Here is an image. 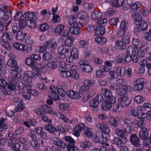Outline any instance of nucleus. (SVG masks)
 I'll return each instance as SVG.
<instances>
[{
  "label": "nucleus",
  "mask_w": 151,
  "mask_h": 151,
  "mask_svg": "<svg viewBox=\"0 0 151 151\" xmlns=\"http://www.w3.org/2000/svg\"><path fill=\"white\" fill-rule=\"evenodd\" d=\"M95 41L96 43L101 45H104L106 43V40L105 38L103 37H96L95 38Z\"/></svg>",
  "instance_id": "obj_51"
},
{
  "label": "nucleus",
  "mask_w": 151,
  "mask_h": 151,
  "mask_svg": "<svg viewBox=\"0 0 151 151\" xmlns=\"http://www.w3.org/2000/svg\"><path fill=\"white\" fill-rule=\"evenodd\" d=\"M77 17L83 21L88 19L89 17L88 13L85 11L79 12L77 14Z\"/></svg>",
  "instance_id": "obj_31"
},
{
  "label": "nucleus",
  "mask_w": 151,
  "mask_h": 151,
  "mask_svg": "<svg viewBox=\"0 0 151 151\" xmlns=\"http://www.w3.org/2000/svg\"><path fill=\"white\" fill-rule=\"evenodd\" d=\"M141 5L142 4L140 2L136 1L131 6V8L133 10L140 12L141 11L140 7Z\"/></svg>",
  "instance_id": "obj_45"
},
{
  "label": "nucleus",
  "mask_w": 151,
  "mask_h": 151,
  "mask_svg": "<svg viewBox=\"0 0 151 151\" xmlns=\"http://www.w3.org/2000/svg\"><path fill=\"white\" fill-rule=\"evenodd\" d=\"M24 42L29 45H32L34 44V42L32 39L31 37L27 36Z\"/></svg>",
  "instance_id": "obj_60"
},
{
  "label": "nucleus",
  "mask_w": 151,
  "mask_h": 151,
  "mask_svg": "<svg viewBox=\"0 0 151 151\" xmlns=\"http://www.w3.org/2000/svg\"><path fill=\"white\" fill-rule=\"evenodd\" d=\"M8 123L6 119L1 118L0 119V131L3 132L4 129H8V127L7 125Z\"/></svg>",
  "instance_id": "obj_29"
},
{
  "label": "nucleus",
  "mask_w": 151,
  "mask_h": 151,
  "mask_svg": "<svg viewBox=\"0 0 151 151\" xmlns=\"http://www.w3.org/2000/svg\"><path fill=\"white\" fill-rule=\"evenodd\" d=\"M133 47L132 46L128 47L124 52V59L123 60L127 63H129L132 60V58L131 57V54L133 52Z\"/></svg>",
  "instance_id": "obj_13"
},
{
  "label": "nucleus",
  "mask_w": 151,
  "mask_h": 151,
  "mask_svg": "<svg viewBox=\"0 0 151 151\" xmlns=\"http://www.w3.org/2000/svg\"><path fill=\"white\" fill-rule=\"evenodd\" d=\"M45 128L49 132L52 133L57 131V129L54 125H51L50 124L45 125Z\"/></svg>",
  "instance_id": "obj_46"
},
{
  "label": "nucleus",
  "mask_w": 151,
  "mask_h": 151,
  "mask_svg": "<svg viewBox=\"0 0 151 151\" xmlns=\"http://www.w3.org/2000/svg\"><path fill=\"white\" fill-rule=\"evenodd\" d=\"M139 136L140 138L142 139H147L148 136L147 129L145 127L141 129L139 132Z\"/></svg>",
  "instance_id": "obj_27"
},
{
  "label": "nucleus",
  "mask_w": 151,
  "mask_h": 151,
  "mask_svg": "<svg viewBox=\"0 0 151 151\" xmlns=\"http://www.w3.org/2000/svg\"><path fill=\"white\" fill-rule=\"evenodd\" d=\"M74 88L78 90V92H76L73 90H69L67 91V94L70 98L78 99L81 98L84 93L88 91L89 88L86 86L83 85L80 86L78 84H76L74 86Z\"/></svg>",
  "instance_id": "obj_1"
},
{
  "label": "nucleus",
  "mask_w": 151,
  "mask_h": 151,
  "mask_svg": "<svg viewBox=\"0 0 151 151\" xmlns=\"http://www.w3.org/2000/svg\"><path fill=\"white\" fill-rule=\"evenodd\" d=\"M45 106V105H42L39 108H36L34 110V113L37 115L43 116L45 115L44 107Z\"/></svg>",
  "instance_id": "obj_34"
},
{
  "label": "nucleus",
  "mask_w": 151,
  "mask_h": 151,
  "mask_svg": "<svg viewBox=\"0 0 151 151\" xmlns=\"http://www.w3.org/2000/svg\"><path fill=\"white\" fill-rule=\"evenodd\" d=\"M85 127V125L82 123H80L76 126L74 128L73 134L77 137H79L80 134V132L83 130Z\"/></svg>",
  "instance_id": "obj_18"
},
{
  "label": "nucleus",
  "mask_w": 151,
  "mask_h": 151,
  "mask_svg": "<svg viewBox=\"0 0 151 151\" xmlns=\"http://www.w3.org/2000/svg\"><path fill=\"white\" fill-rule=\"evenodd\" d=\"M143 37L146 40L151 41V29L149 30V32L144 34Z\"/></svg>",
  "instance_id": "obj_62"
},
{
  "label": "nucleus",
  "mask_w": 151,
  "mask_h": 151,
  "mask_svg": "<svg viewBox=\"0 0 151 151\" xmlns=\"http://www.w3.org/2000/svg\"><path fill=\"white\" fill-rule=\"evenodd\" d=\"M122 140L118 137L115 138L111 141V143L113 144L116 145L119 147H122L123 145Z\"/></svg>",
  "instance_id": "obj_42"
},
{
  "label": "nucleus",
  "mask_w": 151,
  "mask_h": 151,
  "mask_svg": "<svg viewBox=\"0 0 151 151\" xmlns=\"http://www.w3.org/2000/svg\"><path fill=\"white\" fill-rule=\"evenodd\" d=\"M32 138L31 140L30 141V144L31 145L35 148L38 147L39 145H42L43 146L44 141L40 139L38 140L34 134H32L30 135Z\"/></svg>",
  "instance_id": "obj_12"
},
{
  "label": "nucleus",
  "mask_w": 151,
  "mask_h": 151,
  "mask_svg": "<svg viewBox=\"0 0 151 151\" xmlns=\"http://www.w3.org/2000/svg\"><path fill=\"white\" fill-rule=\"evenodd\" d=\"M45 106H46L44 107L45 114H48L50 115H53L55 116H57L56 111L53 110L51 107L47 105H45Z\"/></svg>",
  "instance_id": "obj_33"
},
{
  "label": "nucleus",
  "mask_w": 151,
  "mask_h": 151,
  "mask_svg": "<svg viewBox=\"0 0 151 151\" xmlns=\"http://www.w3.org/2000/svg\"><path fill=\"white\" fill-rule=\"evenodd\" d=\"M7 85L6 82L3 79H0V87L1 91L4 94L7 95L11 94V92L9 91H6V87Z\"/></svg>",
  "instance_id": "obj_21"
},
{
  "label": "nucleus",
  "mask_w": 151,
  "mask_h": 151,
  "mask_svg": "<svg viewBox=\"0 0 151 151\" xmlns=\"http://www.w3.org/2000/svg\"><path fill=\"white\" fill-rule=\"evenodd\" d=\"M2 40L3 42H8L13 39V36L9 35L8 33H4L2 35Z\"/></svg>",
  "instance_id": "obj_41"
},
{
  "label": "nucleus",
  "mask_w": 151,
  "mask_h": 151,
  "mask_svg": "<svg viewBox=\"0 0 151 151\" xmlns=\"http://www.w3.org/2000/svg\"><path fill=\"white\" fill-rule=\"evenodd\" d=\"M32 59L30 58H28L25 60V63L27 65L31 68L37 66L36 62L32 60Z\"/></svg>",
  "instance_id": "obj_43"
},
{
  "label": "nucleus",
  "mask_w": 151,
  "mask_h": 151,
  "mask_svg": "<svg viewBox=\"0 0 151 151\" xmlns=\"http://www.w3.org/2000/svg\"><path fill=\"white\" fill-rule=\"evenodd\" d=\"M0 31H2L4 28V26L7 27L12 23V19L9 16L2 12H0Z\"/></svg>",
  "instance_id": "obj_5"
},
{
  "label": "nucleus",
  "mask_w": 151,
  "mask_h": 151,
  "mask_svg": "<svg viewBox=\"0 0 151 151\" xmlns=\"http://www.w3.org/2000/svg\"><path fill=\"white\" fill-rule=\"evenodd\" d=\"M124 128L123 129V132L125 131L126 133H129L131 130L130 127L129 126L130 121L128 119H126L124 121Z\"/></svg>",
  "instance_id": "obj_39"
},
{
  "label": "nucleus",
  "mask_w": 151,
  "mask_h": 151,
  "mask_svg": "<svg viewBox=\"0 0 151 151\" xmlns=\"http://www.w3.org/2000/svg\"><path fill=\"white\" fill-rule=\"evenodd\" d=\"M52 140L54 144L57 147L62 149L65 148V144L61 139L57 137H54L52 138Z\"/></svg>",
  "instance_id": "obj_20"
},
{
  "label": "nucleus",
  "mask_w": 151,
  "mask_h": 151,
  "mask_svg": "<svg viewBox=\"0 0 151 151\" xmlns=\"http://www.w3.org/2000/svg\"><path fill=\"white\" fill-rule=\"evenodd\" d=\"M12 45L13 47L18 51L26 52L29 48L27 45L17 42L13 43Z\"/></svg>",
  "instance_id": "obj_16"
},
{
  "label": "nucleus",
  "mask_w": 151,
  "mask_h": 151,
  "mask_svg": "<svg viewBox=\"0 0 151 151\" xmlns=\"http://www.w3.org/2000/svg\"><path fill=\"white\" fill-rule=\"evenodd\" d=\"M102 100V96L98 94L90 101L89 105L90 107L93 108H96L99 105V102Z\"/></svg>",
  "instance_id": "obj_14"
},
{
  "label": "nucleus",
  "mask_w": 151,
  "mask_h": 151,
  "mask_svg": "<svg viewBox=\"0 0 151 151\" xmlns=\"http://www.w3.org/2000/svg\"><path fill=\"white\" fill-rule=\"evenodd\" d=\"M58 63V60L55 59L53 61L48 63L47 66L48 68L54 69L57 68Z\"/></svg>",
  "instance_id": "obj_38"
},
{
  "label": "nucleus",
  "mask_w": 151,
  "mask_h": 151,
  "mask_svg": "<svg viewBox=\"0 0 151 151\" xmlns=\"http://www.w3.org/2000/svg\"><path fill=\"white\" fill-rule=\"evenodd\" d=\"M118 104L114 105L113 107V111L118 113L122 110L123 108V99L122 97L118 100Z\"/></svg>",
  "instance_id": "obj_22"
},
{
  "label": "nucleus",
  "mask_w": 151,
  "mask_h": 151,
  "mask_svg": "<svg viewBox=\"0 0 151 151\" xmlns=\"http://www.w3.org/2000/svg\"><path fill=\"white\" fill-rule=\"evenodd\" d=\"M123 43L121 41H118L114 44V48L117 50L122 49Z\"/></svg>",
  "instance_id": "obj_63"
},
{
  "label": "nucleus",
  "mask_w": 151,
  "mask_h": 151,
  "mask_svg": "<svg viewBox=\"0 0 151 151\" xmlns=\"http://www.w3.org/2000/svg\"><path fill=\"white\" fill-rule=\"evenodd\" d=\"M77 68L76 65H73L70 67V77L75 80H78L80 78V75L77 71Z\"/></svg>",
  "instance_id": "obj_17"
},
{
  "label": "nucleus",
  "mask_w": 151,
  "mask_h": 151,
  "mask_svg": "<svg viewBox=\"0 0 151 151\" xmlns=\"http://www.w3.org/2000/svg\"><path fill=\"white\" fill-rule=\"evenodd\" d=\"M58 52L60 54V58L64 59L66 57V53H68L69 50L66 49L65 46H62L58 48Z\"/></svg>",
  "instance_id": "obj_24"
},
{
  "label": "nucleus",
  "mask_w": 151,
  "mask_h": 151,
  "mask_svg": "<svg viewBox=\"0 0 151 151\" xmlns=\"http://www.w3.org/2000/svg\"><path fill=\"white\" fill-rule=\"evenodd\" d=\"M144 46L142 44V45L140 47L139 49L138 48L135 47L134 51L136 55H138L140 58H143L145 56V53L144 52Z\"/></svg>",
  "instance_id": "obj_25"
},
{
  "label": "nucleus",
  "mask_w": 151,
  "mask_h": 151,
  "mask_svg": "<svg viewBox=\"0 0 151 151\" xmlns=\"http://www.w3.org/2000/svg\"><path fill=\"white\" fill-rule=\"evenodd\" d=\"M105 74L103 71L101 70H97L96 72V76L98 78H102L105 76Z\"/></svg>",
  "instance_id": "obj_61"
},
{
  "label": "nucleus",
  "mask_w": 151,
  "mask_h": 151,
  "mask_svg": "<svg viewBox=\"0 0 151 151\" xmlns=\"http://www.w3.org/2000/svg\"><path fill=\"white\" fill-rule=\"evenodd\" d=\"M131 102V99L127 95H123V106L129 105Z\"/></svg>",
  "instance_id": "obj_50"
},
{
  "label": "nucleus",
  "mask_w": 151,
  "mask_h": 151,
  "mask_svg": "<svg viewBox=\"0 0 151 151\" xmlns=\"http://www.w3.org/2000/svg\"><path fill=\"white\" fill-rule=\"evenodd\" d=\"M130 140L132 144L136 147H139L140 145V140L137 135L133 134L130 136Z\"/></svg>",
  "instance_id": "obj_23"
},
{
  "label": "nucleus",
  "mask_w": 151,
  "mask_h": 151,
  "mask_svg": "<svg viewBox=\"0 0 151 151\" xmlns=\"http://www.w3.org/2000/svg\"><path fill=\"white\" fill-rule=\"evenodd\" d=\"M70 56L66 57V60L68 63H70L73 61L74 59H76L78 56V49L76 48H73L70 51Z\"/></svg>",
  "instance_id": "obj_10"
},
{
  "label": "nucleus",
  "mask_w": 151,
  "mask_h": 151,
  "mask_svg": "<svg viewBox=\"0 0 151 151\" xmlns=\"http://www.w3.org/2000/svg\"><path fill=\"white\" fill-rule=\"evenodd\" d=\"M83 85L88 86L89 88L91 86L95 84V82L94 81L87 79L84 80L83 81Z\"/></svg>",
  "instance_id": "obj_52"
},
{
  "label": "nucleus",
  "mask_w": 151,
  "mask_h": 151,
  "mask_svg": "<svg viewBox=\"0 0 151 151\" xmlns=\"http://www.w3.org/2000/svg\"><path fill=\"white\" fill-rule=\"evenodd\" d=\"M43 45L47 47V48H51L53 50L56 49L58 47L56 41L54 39H50L49 40L44 42Z\"/></svg>",
  "instance_id": "obj_15"
},
{
  "label": "nucleus",
  "mask_w": 151,
  "mask_h": 151,
  "mask_svg": "<svg viewBox=\"0 0 151 151\" xmlns=\"http://www.w3.org/2000/svg\"><path fill=\"white\" fill-rule=\"evenodd\" d=\"M74 38L72 36H69L65 40V44L68 47H71L74 43Z\"/></svg>",
  "instance_id": "obj_37"
},
{
  "label": "nucleus",
  "mask_w": 151,
  "mask_h": 151,
  "mask_svg": "<svg viewBox=\"0 0 151 151\" xmlns=\"http://www.w3.org/2000/svg\"><path fill=\"white\" fill-rule=\"evenodd\" d=\"M7 65L12 68V74L14 77L18 78H21L20 73L21 72L22 69L20 67L17 66V62L13 59H9L7 62Z\"/></svg>",
  "instance_id": "obj_4"
},
{
  "label": "nucleus",
  "mask_w": 151,
  "mask_h": 151,
  "mask_svg": "<svg viewBox=\"0 0 151 151\" xmlns=\"http://www.w3.org/2000/svg\"><path fill=\"white\" fill-rule=\"evenodd\" d=\"M103 15L102 13L97 11H94L91 15V18L93 20H96L101 18Z\"/></svg>",
  "instance_id": "obj_35"
},
{
  "label": "nucleus",
  "mask_w": 151,
  "mask_h": 151,
  "mask_svg": "<svg viewBox=\"0 0 151 151\" xmlns=\"http://www.w3.org/2000/svg\"><path fill=\"white\" fill-rule=\"evenodd\" d=\"M68 23L71 26L69 28L70 32L72 35H77L80 33V29L83 27V24L76 20V17L72 16L68 20Z\"/></svg>",
  "instance_id": "obj_3"
},
{
  "label": "nucleus",
  "mask_w": 151,
  "mask_h": 151,
  "mask_svg": "<svg viewBox=\"0 0 151 151\" xmlns=\"http://www.w3.org/2000/svg\"><path fill=\"white\" fill-rule=\"evenodd\" d=\"M105 32L104 27L102 26H99L95 30V35L98 36L102 35Z\"/></svg>",
  "instance_id": "obj_36"
},
{
  "label": "nucleus",
  "mask_w": 151,
  "mask_h": 151,
  "mask_svg": "<svg viewBox=\"0 0 151 151\" xmlns=\"http://www.w3.org/2000/svg\"><path fill=\"white\" fill-rule=\"evenodd\" d=\"M92 145L91 143L88 141H85L82 142L80 144L81 147L83 149H86L88 148Z\"/></svg>",
  "instance_id": "obj_48"
},
{
  "label": "nucleus",
  "mask_w": 151,
  "mask_h": 151,
  "mask_svg": "<svg viewBox=\"0 0 151 151\" xmlns=\"http://www.w3.org/2000/svg\"><path fill=\"white\" fill-rule=\"evenodd\" d=\"M15 36L16 39L19 41H24L25 38L27 36V34L24 33L20 31L17 34L14 35Z\"/></svg>",
  "instance_id": "obj_40"
},
{
  "label": "nucleus",
  "mask_w": 151,
  "mask_h": 151,
  "mask_svg": "<svg viewBox=\"0 0 151 151\" xmlns=\"http://www.w3.org/2000/svg\"><path fill=\"white\" fill-rule=\"evenodd\" d=\"M84 135L87 137L91 138L92 137L93 132L91 129L89 128H86L83 132Z\"/></svg>",
  "instance_id": "obj_49"
},
{
  "label": "nucleus",
  "mask_w": 151,
  "mask_h": 151,
  "mask_svg": "<svg viewBox=\"0 0 151 151\" xmlns=\"http://www.w3.org/2000/svg\"><path fill=\"white\" fill-rule=\"evenodd\" d=\"M123 0H115L110 4L113 6L118 7L122 6L123 4Z\"/></svg>",
  "instance_id": "obj_59"
},
{
  "label": "nucleus",
  "mask_w": 151,
  "mask_h": 151,
  "mask_svg": "<svg viewBox=\"0 0 151 151\" xmlns=\"http://www.w3.org/2000/svg\"><path fill=\"white\" fill-rule=\"evenodd\" d=\"M67 149L68 151H79L78 147L75 146V145H68Z\"/></svg>",
  "instance_id": "obj_64"
},
{
  "label": "nucleus",
  "mask_w": 151,
  "mask_h": 151,
  "mask_svg": "<svg viewBox=\"0 0 151 151\" xmlns=\"http://www.w3.org/2000/svg\"><path fill=\"white\" fill-rule=\"evenodd\" d=\"M109 134L102 133V137L100 139V143L103 145H105L106 146L109 145L108 144H107L108 141L109 139L110 136Z\"/></svg>",
  "instance_id": "obj_32"
},
{
  "label": "nucleus",
  "mask_w": 151,
  "mask_h": 151,
  "mask_svg": "<svg viewBox=\"0 0 151 151\" xmlns=\"http://www.w3.org/2000/svg\"><path fill=\"white\" fill-rule=\"evenodd\" d=\"M37 66L32 68V72L29 70L25 71L22 78H21L22 79L26 82L31 83L34 80L35 76L38 77L40 76L41 72L40 69Z\"/></svg>",
  "instance_id": "obj_2"
},
{
  "label": "nucleus",
  "mask_w": 151,
  "mask_h": 151,
  "mask_svg": "<svg viewBox=\"0 0 151 151\" xmlns=\"http://www.w3.org/2000/svg\"><path fill=\"white\" fill-rule=\"evenodd\" d=\"M82 71L84 72L90 73L93 70V68L90 65V62L85 60H81L78 62Z\"/></svg>",
  "instance_id": "obj_6"
},
{
  "label": "nucleus",
  "mask_w": 151,
  "mask_h": 151,
  "mask_svg": "<svg viewBox=\"0 0 151 151\" xmlns=\"http://www.w3.org/2000/svg\"><path fill=\"white\" fill-rule=\"evenodd\" d=\"M24 105L25 104L23 102V101L20 100L18 102V106L15 107L14 111L16 112H18L24 110L25 108Z\"/></svg>",
  "instance_id": "obj_44"
},
{
  "label": "nucleus",
  "mask_w": 151,
  "mask_h": 151,
  "mask_svg": "<svg viewBox=\"0 0 151 151\" xmlns=\"http://www.w3.org/2000/svg\"><path fill=\"white\" fill-rule=\"evenodd\" d=\"M59 107L60 110L64 111L70 110L68 105L66 103L60 104L59 105Z\"/></svg>",
  "instance_id": "obj_54"
},
{
  "label": "nucleus",
  "mask_w": 151,
  "mask_h": 151,
  "mask_svg": "<svg viewBox=\"0 0 151 151\" xmlns=\"http://www.w3.org/2000/svg\"><path fill=\"white\" fill-rule=\"evenodd\" d=\"M112 100L106 99L103 101L101 104V107L103 110L106 111H109L111 108L112 104L116 102L115 97H112Z\"/></svg>",
  "instance_id": "obj_7"
},
{
  "label": "nucleus",
  "mask_w": 151,
  "mask_h": 151,
  "mask_svg": "<svg viewBox=\"0 0 151 151\" xmlns=\"http://www.w3.org/2000/svg\"><path fill=\"white\" fill-rule=\"evenodd\" d=\"M26 25L28 27L32 29L35 28L37 26L35 21L31 19L27 20Z\"/></svg>",
  "instance_id": "obj_47"
},
{
  "label": "nucleus",
  "mask_w": 151,
  "mask_h": 151,
  "mask_svg": "<svg viewBox=\"0 0 151 151\" xmlns=\"http://www.w3.org/2000/svg\"><path fill=\"white\" fill-rule=\"evenodd\" d=\"M54 56V53L53 50H51L49 52L44 53L42 56V59L45 61H49L52 59Z\"/></svg>",
  "instance_id": "obj_30"
},
{
  "label": "nucleus",
  "mask_w": 151,
  "mask_h": 151,
  "mask_svg": "<svg viewBox=\"0 0 151 151\" xmlns=\"http://www.w3.org/2000/svg\"><path fill=\"white\" fill-rule=\"evenodd\" d=\"M60 74L61 76L63 78H68L70 76V68H61L60 69Z\"/></svg>",
  "instance_id": "obj_26"
},
{
  "label": "nucleus",
  "mask_w": 151,
  "mask_h": 151,
  "mask_svg": "<svg viewBox=\"0 0 151 151\" xmlns=\"http://www.w3.org/2000/svg\"><path fill=\"white\" fill-rule=\"evenodd\" d=\"M57 91L58 92V94L61 96L64 97L66 95V92L65 90L62 88L59 87L58 86H56Z\"/></svg>",
  "instance_id": "obj_57"
},
{
  "label": "nucleus",
  "mask_w": 151,
  "mask_h": 151,
  "mask_svg": "<svg viewBox=\"0 0 151 151\" xmlns=\"http://www.w3.org/2000/svg\"><path fill=\"white\" fill-rule=\"evenodd\" d=\"M79 44L80 47L84 49H86L88 48V43L84 40H80L79 42Z\"/></svg>",
  "instance_id": "obj_58"
},
{
  "label": "nucleus",
  "mask_w": 151,
  "mask_h": 151,
  "mask_svg": "<svg viewBox=\"0 0 151 151\" xmlns=\"http://www.w3.org/2000/svg\"><path fill=\"white\" fill-rule=\"evenodd\" d=\"M9 83L7 84V87L10 90L13 91L16 88V86L14 84L17 83L18 80L14 77H10L8 79Z\"/></svg>",
  "instance_id": "obj_19"
},
{
  "label": "nucleus",
  "mask_w": 151,
  "mask_h": 151,
  "mask_svg": "<svg viewBox=\"0 0 151 151\" xmlns=\"http://www.w3.org/2000/svg\"><path fill=\"white\" fill-rule=\"evenodd\" d=\"M56 86L51 85L49 88L50 92L48 94V97L54 101H58L60 99L58 94L56 92Z\"/></svg>",
  "instance_id": "obj_11"
},
{
  "label": "nucleus",
  "mask_w": 151,
  "mask_h": 151,
  "mask_svg": "<svg viewBox=\"0 0 151 151\" xmlns=\"http://www.w3.org/2000/svg\"><path fill=\"white\" fill-rule=\"evenodd\" d=\"M47 47L44 46H41L37 47L36 52L38 53H42L47 51Z\"/></svg>",
  "instance_id": "obj_56"
},
{
  "label": "nucleus",
  "mask_w": 151,
  "mask_h": 151,
  "mask_svg": "<svg viewBox=\"0 0 151 151\" xmlns=\"http://www.w3.org/2000/svg\"><path fill=\"white\" fill-rule=\"evenodd\" d=\"M145 82L143 78H138L133 82L134 88L136 91H140L144 88Z\"/></svg>",
  "instance_id": "obj_9"
},
{
  "label": "nucleus",
  "mask_w": 151,
  "mask_h": 151,
  "mask_svg": "<svg viewBox=\"0 0 151 151\" xmlns=\"http://www.w3.org/2000/svg\"><path fill=\"white\" fill-rule=\"evenodd\" d=\"M12 142L11 147L13 150L15 151H17L19 150L20 146L19 143L15 141H13V142Z\"/></svg>",
  "instance_id": "obj_55"
},
{
  "label": "nucleus",
  "mask_w": 151,
  "mask_h": 151,
  "mask_svg": "<svg viewBox=\"0 0 151 151\" xmlns=\"http://www.w3.org/2000/svg\"><path fill=\"white\" fill-rule=\"evenodd\" d=\"M64 28V26L62 24H59L54 28V32L61 36L66 37L69 35V32L67 29H65L63 31Z\"/></svg>",
  "instance_id": "obj_8"
},
{
  "label": "nucleus",
  "mask_w": 151,
  "mask_h": 151,
  "mask_svg": "<svg viewBox=\"0 0 151 151\" xmlns=\"http://www.w3.org/2000/svg\"><path fill=\"white\" fill-rule=\"evenodd\" d=\"M101 92L104 96L107 98L106 99L112 100V97H115L113 96L112 93L107 89L102 88L101 90Z\"/></svg>",
  "instance_id": "obj_28"
},
{
  "label": "nucleus",
  "mask_w": 151,
  "mask_h": 151,
  "mask_svg": "<svg viewBox=\"0 0 151 151\" xmlns=\"http://www.w3.org/2000/svg\"><path fill=\"white\" fill-rule=\"evenodd\" d=\"M139 27L140 29L142 30H145L147 29L148 27V25L146 22L144 21H142L138 24Z\"/></svg>",
  "instance_id": "obj_53"
}]
</instances>
